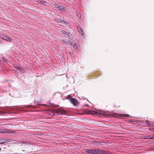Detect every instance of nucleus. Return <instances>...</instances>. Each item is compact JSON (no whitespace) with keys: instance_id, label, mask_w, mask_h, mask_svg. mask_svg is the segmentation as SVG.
I'll return each mask as SVG.
<instances>
[{"instance_id":"1","label":"nucleus","mask_w":154,"mask_h":154,"mask_svg":"<svg viewBox=\"0 0 154 154\" xmlns=\"http://www.w3.org/2000/svg\"><path fill=\"white\" fill-rule=\"evenodd\" d=\"M13 140L11 139H0V144L7 143L9 142H11Z\"/></svg>"},{"instance_id":"2","label":"nucleus","mask_w":154,"mask_h":154,"mask_svg":"<svg viewBox=\"0 0 154 154\" xmlns=\"http://www.w3.org/2000/svg\"><path fill=\"white\" fill-rule=\"evenodd\" d=\"M0 132L11 134H14L16 132L15 131H12L11 130L6 129H0Z\"/></svg>"},{"instance_id":"3","label":"nucleus","mask_w":154,"mask_h":154,"mask_svg":"<svg viewBox=\"0 0 154 154\" xmlns=\"http://www.w3.org/2000/svg\"><path fill=\"white\" fill-rule=\"evenodd\" d=\"M0 37L3 40L11 42V38L7 36L6 35H1Z\"/></svg>"},{"instance_id":"4","label":"nucleus","mask_w":154,"mask_h":154,"mask_svg":"<svg viewBox=\"0 0 154 154\" xmlns=\"http://www.w3.org/2000/svg\"><path fill=\"white\" fill-rule=\"evenodd\" d=\"M70 101L71 103L75 106H77L79 104L78 100L74 98H71L70 99Z\"/></svg>"},{"instance_id":"5","label":"nucleus","mask_w":154,"mask_h":154,"mask_svg":"<svg viewBox=\"0 0 154 154\" xmlns=\"http://www.w3.org/2000/svg\"><path fill=\"white\" fill-rule=\"evenodd\" d=\"M97 154H106V151L103 149H98Z\"/></svg>"},{"instance_id":"6","label":"nucleus","mask_w":154,"mask_h":154,"mask_svg":"<svg viewBox=\"0 0 154 154\" xmlns=\"http://www.w3.org/2000/svg\"><path fill=\"white\" fill-rule=\"evenodd\" d=\"M94 149H88L86 151V152L88 153L94 154Z\"/></svg>"},{"instance_id":"7","label":"nucleus","mask_w":154,"mask_h":154,"mask_svg":"<svg viewBox=\"0 0 154 154\" xmlns=\"http://www.w3.org/2000/svg\"><path fill=\"white\" fill-rule=\"evenodd\" d=\"M78 31L81 34V35L83 36H84V33L82 30V29L81 28H79L78 29Z\"/></svg>"},{"instance_id":"8","label":"nucleus","mask_w":154,"mask_h":154,"mask_svg":"<svg viewBox=\"0 0 154 154\" xmlns=\"http://www.w3.org/2000/svg\"><path fill=\"white\" fill-rule=\"evenodd\" d=\"M61 114H66V112L64 110H62L60 111Z\"/></svg>"},{"instance_id":"9","label":"nucleus","mask_w":154,"mask_h":154,"mask_svg":"<svg viewBox=\"0 0 154 154\" xmlns=\"http://www.w3.org/2000/svg\"><path fill=\"white\" fill-rule=\"evenodd\" d=\"M15 68L18 70H19L20 71L21 70L22 68L20 66H16Z\"/></svg>"},{"instance_id":"10","label":"nucleus","mask_w":154,"mask_h":154,"mask_svg":"<svg viewBox=\"0 0 154 154\" xmlns=\"http://www.w3.org/2000/svg\"><path fill=\"white\" fill-rule=\"evenodd\" d=\"M98 149H94V154H97Z\"/></svg>"},{"instance_id":"11","label":"nucleus","mask_w":154,"mask_h":154,"mask_svg":"<svg viewBox=\"0 0 154 154\" xmlns=\"http://www.w3.org/2000/svg\"><path fill=\"white\" fill-rule=\"evenodd\" d=\"M61 41L64 44H66L67 43V41L65 39L62 40Z\"/></svg>"},{"instance_id":"12","label":"nucleus","mask_w":154,"mask_h":154,"mask_svg":"<svg viewBox=\"0 0 154 154\" xmlns=\"http://www.w3.org/2000/svg\"><path fill=\"white\" fill-rule=\"evenodd\" d=\"M41 3L43 5H46L47 4V2L45 1H42L41 2Z\"/></svg>"},{"instance_id":"13","label":"nucleus","mask_w":154,"mask_h":154,"mask_svg":"<svg viewBox=\"0 0 154 154\" xmlns=\"http://www.w3.org/2000/svg\"><path fill=\"white\" fill-rule=\"evenodd\" d=\"M123 116L124 117H129L130 116L128 114H126L124 115Z\"/></svg>"},{"instance_id":"14","label":"nucleus","mask_w":154,"mask_h":154,"mask_svg":"<svg viewBox=\"0 0 154 154\" xmlns=\"http://www.w3.org/2000/svg\"><path fill=\"white\" fill-rule=\"evenodd\" d=\"M61 32L63 33L64 34H66L67 32H66L62 30L61 31Z\"/></svg>"},{"instance_id":"15","label":"nucleus","mask_w":154,"mask_h":154,"mask_svg":"<svg viewBox=\"0 0 154 154\" xmlns=\"http://www.w3.org/2000/svg\"><path fill=\"white\" fill-rule=\"evenodd\" d=\"M55 20L57 22H59V23H61V20H58V19H56Z\"/></svg>"},{"instance_id":"16","label":"nucleus","mask_w":154,"mask_h":154,"mask_svg":"<svg viewBox=\"0 0 154 154\" xmlns=\"http://www.w3.org/2000/svg\"><path fill=\"white\" fill-rule=\"evenodd\" d=\"M103 115L106 116H107L108 115L106 113H105L104 114H103Z\"/></svg>"},{"instance_id":"17","label":"nucleus","mask_w":154,"mask_h":154,"mask_svg":"<svg viewBox=\"0 0 154 154\" xmlns=\"http://www.w3.org/2000/svg\"><path fill=\"white\" fill-rule=\"evenodd\" d=\"M146 123L147 124H149V122L148 121H146Z\"/></svg>"},{"instance_id":"18","label":"nucleus","mask_w":154,"mask_h":154,"mask_svg":"<svg viewBox=\"0 0 154 154\" xmlns=\"http://www.w3.org/2000/svg\"><path fill=\"white\" fill-rule=\"evenodd\" d=\"M90 113L91 114H94V113Z\"/></svg>"},{"instance_id":"19","label":"nucleus","mask_w":154,"mask_h":154,"mask_svg":"<svg viewBox=\"0 0 154 154\" xmlns=\"http://www.w3.org/2000/svg\"><path fill=\"white\" fill-rule=\"evenodd\" d=\"M94 112V111H93V112Z\"/></svg>"},{"instance_id":"20","label":"nucleus","mask_w":154,"mask_h":154,"mask_svg":"<svg viewBox=\"0 0 154 154\" xmlns=\"http://www.w3.org/2000/svg\"><path fill=\"white\" fill-rule=\"evenodd\" d=\"M1 150V148H0V151Z\"/></svg>"}]
</instances>
